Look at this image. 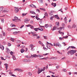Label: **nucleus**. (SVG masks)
Returning a JSON list of instances; mask_svg holds the SVG:
<instances>
[{
  "label": "nucleus",
  "mask_w": 77,
  "mask_h": 77,
  "mask_svg": "<svg viewBox=\"0 0 77 77\" xmlns=\"http://www.w3.org/2000/svg\"><path fill=\"white\" fill-rule=\"evenodd\" d=\"M75 53H76V51L72 50L68 51L67 52V54H70L71 55H72V54H74Z\"/></svg>",
  "instance_id": "obj_1"
},
{
  "label": "nucleus",
  "mask_w": 77,
  "mask_h": 77,
  "mask_svg": "<svg viewBox=\"0 0 77 77\" xmlns=\"http://www.w3.org/2000/svg\"><path fill=\"white\" fill-rule=\"evenodd\" d=\"M12 20L13 21H15V22L21 21V19H18V18L16 16L14 17V19H13Z\"/></svg>",
  "instance_id": "obj_2"
},
{
  "label": "nucleus",
  "mask_w": 77,
  "mask_h": 77,
  "mask_svg": "<svg viewBox=\"0 0 77 77\" xmlns=\"http://www.w3.org/2000/svg\"><path fill=\"white\" fill-rule=\"evenodd\" d=\"M32 35L33 36H36V39H39V38H41V36L39 35H38V34H35L33 35Z\"/></svg>",
  "instance_id": "obj_3"
},
{
  "label": "nucleus",
  "mask_w": 77,
  "mask_h": 77,
  "mask_svg": "<svg viewBox=\"0 0 77 77\" xmlns=\"http://www.w3.org/2000/svg\"><path fill=\"white\" fill-rule=\"evenodd\" d=\"M14 11L15 13H17L19 11V9L18 8L15 7L14 8Z\"/></svg>",
  "instance_id": "obj_4"
},
{
  "label": "nucleus",
  "mask_w": 77,
  "mask_h": 77,
  "mask_svg": "<svg viewBox=\"0 0 77 77\" xmlns=\"http://www.w3.org/2000/svg\"><path fill=\"white\" fill-rule=\"evenodd\" d=\"M6 53H10V52H11V51L9 50V48L7 47L6 48Z\"/></svg>",
  "instance_id": "obj_5"
},
{
  "label": "nucleus",
  "mask_w": 77,
  "mask_h": 77,
  "mask_svg": "<svg viewBox=\"0 0 77 77\" xmlns=\"http://www.w3.org/2000/svg\"><path fill=\"white\" fill-rule=\"evenodd\" d=\"M31 58L32 59L33 58V57H38V56L36 54H34L33 55L31 54Z\"/></svg>",
  "instance_id": "obj_6"
},
{
  "label": "nucleus",
  "mask_w": 77,
  "mask_h": 77,
  "mask_svg": "<svg viewBox=\"0 0 77 77\" xmlns=\"http://www.w3.org/2000/svg\"><path fill=\"white\" fill-rule=\"evenodd\" d=\"M44 71V69H39L38 70V71L37 72L38 74H39L40 73H41L42 72V71Z\"/></svg>",
  "instance_id": "obj_7"
},
{
  "label": "nucleus",
  "mask_w": 77,
  "mask_h": 77,
  "mask_svg": "<svg viewBox=\"0 0 77 77\" xmlns=\"http://www.w3.org/2000/svg\"><path fill=\"white\" fill-rule=\"evenodd\" d=\"M30 6L32 8H36V6H35V5H33V4H32L30 5Z\"/></svg>",
  "instance_id": "obj_8"
},
{
  "label": "nucleus",
  "mask_w": 77,
  "mask_h": 77,
  "mask_svg": "<svg viewBox=\"0 0 77 77\" xmlns=\"http://www.w3.org/2000/svg\"><path fill=\"white\" fill-rule=\"evenodd\" d=\"M29 21V19H25L24 20V22L25 23H27Z\"/></svg>",
  "instance_id": "obj_9"
},
{
  "label": "nucleus",
  "mask_w": 77,
  "mask_h": 77,
  "mask_svg": "<svg viewBox=\"0 0 77 77\" xmlns=\"http://www.w3.org/2000/svg\"><path fill=\"white\" fill-rule=\"evenodd\" d=\"M0 48L2 50H4V46L3 45H1L0 46Z\"/></svg>",
  "instance_id": "obj_10"
},
{
  "label": "nucleus",
  "mask_w": 77,
  "mask_h": 77,
  "mask_svg": "<svg viewBox=\"0 0 77 77\" xmlns=\"http://www.w3.org/2000/svg\"><path fill=\"white\" fill-rule=\"evenodd\" d=\"M30 12L31 14H34V15H36V13L33 11H30Z\"/></svg>",
  "instance_id": "obj_11"
},
{
  "label": "nucleus",
  "mask_w": 77,
  "mask_h": 77,
  "mask_svg": "<svg viewBox=\"0 0 77 77\" xmlns=\"http://www.w3.org/2000/svg\"><path fill=\"white\" fill-rule=\"evenodd\" d=\"M45 16H44V17L43 18H46L45 17H48V15H47V12L45 13Z\"/></svg>",
  "instance_id": "obj_12"
},
{
  "label": "nucleus",
  "mask_w": 77,
  "mask_h": 77,
  "mask_svg": "<svg viewBox=\"0 0 77 77\" xmlns=\"http://www.w3.org/2000/svg\"><path fill=\"white\" fill-rule=\"evenodd\" d=\"M57 59V57H51L50 58V59H54V60H56Z\"/></svg>",
  "instance_id": "obj_13"
},
{
  "label": "nucleus",
  "mask_w": 77,
  "mask_h": 77,
  "mask_svg": "<svg viewBox=\"0 0 77 77\" xmlns=\"http://www.w3.org/2000/svg\"><path fill=\"white\" fill-rule=\"evenodd\" d=\"M51 5H52V6H53L54 7H56V3H51Z\"/></svg>",
  "instance_id": "obj_14"
},
{
  "label": "nucleus",
  "mask_w": 77,
  "mask_h": 77,
  "mask_svg": "<svg viewBox=\"0 0 77 77\" xmlns=\"http://www.w3.org/2000/svg\"><path fill=\"white\" fill-rule=\"evenodd\" d=\"M55 26L57 27V26H59V22H56V23H55Z\"/></svg>",
  "instance_id": "obj_15"
},
{
  "label": "nucleus",
  "mask_w": 77,
  "mask_h": 77,
  "mask_svg": "<svg viewBox=\"0 0 77 77\" xmlns=\"http://www.w3.org/2000/svg\"><path fill=\"white\" fill-rule=\"evenodd\" d=\"M4 65L5 66V68H6V70L8 69V64L6 63V64H5Z\"/></svg>",
  "instance_id": "obj_16"
},
{
  "label": "nucleus",
  "mask_w": 77,
  "mask_h": 77,
  "mask_svg": "<svg viewBox=\"0 0 77 77\" xmlns=\"http://www.w3.org/2000/svg\"><path fill=\"white\" fill-rule=\"evenodd\" d=\"M58 32H59V33H60V34H61V35H64V33L62 32L60 30Z\"/></svg>",
  "instance_id": "obj_17"
},
{
  "label": "nucleus",
  "mask_w": 77,
  "mask_h": 77,
  "mask_svg": "<svg viewBox=\"0 0 77 77\" xmlns=\"http://www.w3.org/2000/svg\"><path fill=\"white\" fill-rule=\"evenodd\" d=\"M26 57H27V58H32V55H31V56L26 55Z\"/></svg>",
  "instance_id": "obj_18"
},
{
  "label": "nucleus",
  "mask_w": 77,
  "mask_h": 77,
  "mask_svg": "<svg viewBox=\"0 0 77 77\" xmlns=\"http://www.w3.org/2000/svg\"><path fill=\"white\" fill-rule=\"evenodd\" d=\"M3 7H0V12H2V11H3Z\"/></svg>",
  "instance_id": "obj_19"
},
{
  "label": "nucleus",
  "mask_w": 77,
  "mask_h": 77,
  "mask_svg": "<svg viewBox=\"0 0 77 77\" xmlns=\"http://www.w3.org/2000/svg\"><path fill=\"white\" fill-rule=\"evenodd\" d=\"M29 47L31 48H34V46L32 44H31L29 45Z\"/></svg>",
  "instance_id": "obj_20"
},
{
  "label": "nucleus",
  "mask_w": 77,
  "mask_h": 77,
  "mask_svg": "<svg viewBox=\"0 0 77 77\" xmlns=\"http://www.w3.org/2000/svg\"><path fill=\"white\" fill-rule=\"evenodd\" d=\"M35 18L37 20H42V19H40V18H39V17H37V16L35 17Z\"/></svg>",
  "instance_id": "obj_21"
},
{
  "label": "nucleus",
  "mask_w": 77,
  "mask_h": 77,
  "mask_svg": "<svg viewBox=\"0 0 77 77\" xmlns=\"http://www.w3.org/2000/svg\"><path fill=\"white\" fill-rule=\"evenodd\" d=\"M19 32H20V31H18V32L16 31L15 32H13V34H14V35H16L17 34V33H19Z\"/></svg>",
  "instance_id": "obj_22"
},
{
  "label": "nucleus",
  "mask_w": 77,
  "mask_h": 77,
  "mask_svg": "<svg viewBox=\"0 0 77 77\" xmlns=\"http://www.w3.org/2000/svg\"><path fill=\"white\" fill-rule=\"evenodd\" d=\"M57 29V27L56 26H54L52 29V30H56Z\"/></svg>",
  "instance_id": "obj_23"
},
{
  "label": "nucleus",
  "mask_w": 77,
  "mask_h": 77,
  "mask_svg": "<svg viewBox=\"0 0 77 77\" xmlns=\"http://www.w3.org/2000/svg\"><path fill=\"white\" fill-rule=\"evenodd\" d=\"M18 71H19V72H22V71H23V70H22V69H21L18 68Z\"/></svg>",
  "instance_id": "obj_24"
},
{
  "label": "nucleus",
  "mask_w": 77,
  "mask_h": 77,
  "mask_svg": "<svg viewBox=\"0 0 77 77\" xmlns=\"http://www.w3.org/2000/svg\"><path fill=\"white\" fill-rule=\"evenodd\" d=\"M24 50L23 49H22L20 50V51L22 53H24Z\"/></svg>",
  "instance_id": "obj_25"
},
{
  "label": "nucleus",
  "mask_w": 77,
  "mask_h": 77,
  "mask_svg": "<svg viewBox=\"0 0 77 77\" xmlns=\"http://www.w3.org/2000/svg\"><path fill=\"white\" fill-rule=\"evenodd\" d=\"M2 33L3 35V36H5V35H6V33H5V32L2 31Z\"/></svg>",
  "instance_id": "obj_26"
},
{
  "label": "nucleus",
  "mask_w": 77,
  "mask_h": 77,
  "mask_svg": "<svg viewBox=\"0 0 77 77\" xmlns=\"http://www.w3.org/2000/svg\"><path fill=\"white\" fill-rule=\"evenodd\" d=\"M47 42V48H48L50 49V47H48V44H50V43H49L48 42Z\"/></svg>",
  "instance_id": "obj_27"
},
{
  "label": "nucleus",
  "mask_w": 77,
  "mask_h": 77,
  "mask_svg": "<svg viewBox=\"0 0 77 77\" xmlns=\"http://www.w3.org/2000/svg\"><path fill=\"white\" fill-rule=\"evenodd\" d=\"M38 1L40 3H43V1L42 0H38Z\"/></svg>",
  "instance_id": "obj_28"
},
{
  "label": "nucleus",
  "mask_w": 77,
  "mask_h": 77,
  "mask_svg": "<svg viewBox=\"0 0 77 77\" xmlns=\"http://www.w3.org/2000/svg\"><path fill=\"white\" fill-rule=\"evenodd\" d=\"M10 40H11V41H12L13 42H14V38H11L10 39Z\"/></svg>",
  "instance_id": "obj_29"
},
{
  "label": "nucleus",
  "mask_w": 77,
  "mask_h": 77,
  "mask_svg": "<svg viewBox=\"0 0 77 77\" xmlns=\"http://www.w3.org/2000/svg\"><path fill=\"white\" fill-rule=\"evenodd\" d=\"M45 59L46 60H47V59H48V57H45L43 58L40 59Z\"/></svg>",
  "instance_id": "obj_30"
},
{
  "label": "nucleus",
  "mask_w": 77,
  "mask_h": 77,
  "mask_svg": "<svg viewBox=\"0 0 77 77\" xmlns=\"http://www.w3.org/2000/svg\"><path fill=\"white\" fill-rule=\"evenodd\" d=\"M38 57H43V56L42 55H37Z\"/></svg>",
  "instance_id": "obj_31"
},
{
  "label": "nucleus",
  "mask_w": 77,
  "mask_h": 77,
  "mask_svg": "<svg viewBox=\"0 0 77 77\" xmlns=\"http://www.w3.org/2000/svg\"><path fill=\"white\" fill-rule=\"evenodd\" d=\"M28 74L29 76H32V73H31V72H30L28 73Z\"/></svg>",
  "instance_id": "obj_32"
},
{
  "label": "nucleus",
  "mask_w": 77,
  "mask_h": 77,
  "mask_svg": "<svg viewBox=\"0 0 77 77\" xmlns=\"http://www.w3.org/2000/svg\"><path fill=\"white\" fill-rule=\"evenodd\" d=\"M1 22L2 23H4V19H1Z\"/></svg>",
  "instance_id": "obj_33"
},
{
  "label": "nucleus",
  "mask_w": 77,
  "mask_h": 77,
  "mask_svg": "<svg viewBox=\"0 0 77 77\" xmlns=\"http://www.w3.org/2000/svg\"><path fill=\"white\" fill-rule=\"evenodd\" d=\"M43 37H44V39H47V38H48V37L47 36H43Z\"/></svg>",
  "instance_id": "obj_34"
},
{
  "label": "nucleus",
  "mask_w": 77,
  "mask_h": 77,
  "mask_svg": "<svg viewBox=\"0 0 77 77\" xmlns=\"http://www.w3.org/2000/svg\"><path fill=\"white\" fill-rule=\"evenodd\" d=\"M49 26V25L48 24H46L45 26V27H46V28H47Z\"/></svg>",
  "instance_id": "obj_35"
},
{
  "label": "nucleus",
  "mask_w": 77,
  "mask_h": 77,
  "mask_svg": "<svg viewBox=\"0 0 77 77\" xmlns=\"http://www.w3.org/2000/svg\"><path fill=\"white\" fill-rule=\"evenodd\" d=\"M75 27H76L75 25V24H73L72 26V28H75Z\"/></svg>",
  "instance_id": "obj_36"
},
{
  "label": "nucleus",
  "mask_w": 77,
  "mask_h": 77,
  "mask_svg": "<svg viewBox=\"0 0 77 77\" xmlns=\"http://www.w3.org/2000/svg\"><path fill=\"white\" fill-rule=\"evenodd\" d=\"M63 27H61L60 28H58L57 29L58 30H59V29L60 30H62V29H63Z\"/></svg>",
  "instance_id": "obj_37"
},
{
  "label": "nucleus",
  "mask_w": 77,
  "mask_h": 77,
  "mask_svg": "<svg viewBox=\"0 0 77 77\" xmlns=\"http://www.w3.org/2000/svg\"><path fill=\"white\" fill-rule=\"evenodd\" d=\"M59 39H60V41H62V40L63 39V38L62 37H60Z\"/></svg>",
  "instance_id": "obj_38"
},
{
  "label": "nucleus",
  "mask_w": 77,
  "mask_h": 77,
  "mask_svg": "<svg viewBox=\"0 0 77 77\" xmlns=\"http://www.w3.org/2000/svg\"><path fill=\"white\" fill-rule=\"evenodd\" d=\"M27 14V13H23L22 14V15L23 17H24V16H25V15H26V14Z\"/></svg>",
  "instance_id": "obj_39"
},
{
  "label": "nucleus",
  "mask_w": 77,
  "mask_h": 77,
  "mask_svg": "<svg viewBox=\"0 0 77 77\" xmlns=\"http://www.w3.org/2000/svg\"><path fill=\"white\" fill-rule=\"evenodd\" d=\"M16 42L18 43H20L21 42V41L20 40H17L16 41Z\"/></svg>",
  "instance_id": "obj_40"
},
{
  "label": "nucleus",
  "mask_w": 77,
  "mask_h": 77,
  "mask_svg": "<svg viewBox=\"0 0 77 77\" xmlns=\"http://www.w3.org/2000/svg\"><path fill=\"white\" fill-rule=\"evenodd\" d=\"M23 62H26L27 59H24L23 60Z\"/></svg>",
  "instance_id": "obj_41"
},
{
  "label": "nucleus",
  "mask_w": 77,
  "mask_h": 77,
  "mask_svg": "<svg viewBox=\"0 0 77 77\" xmlns=\"http://www.w3.org/2000/svg\"><path fill=\"white\" fill-rule=\"evenodd\" d=\"M1 59L2 60H5L6 59H4V58L3 57H1Z\"/></svg>",
  "instance_id": "obj_42"
},
{
  "label": "nucleus",
  "mask_w": 77,
  "mask_h": 77,
  "mask_svg": "<svg viewBox=\"0 0 77 77\" xmlns=\"http://www.w3.org/2000/svg\"><path fill=\"white\" fill-rule=\"evenodd\" d=\"M62 27L63 28H64V27H65V24L63 23L62 24Z\"/></svg>",
  "instance_id": "obj_43"
},
{
  "label": "nucleus",
  "mask_w": 77,
  "mask_h": 77,
  "mask_svg": "<svg viewBox=\"0 0 77 77\" xmlns=\"http://www.w3.org/2000/svg\"><path fill=\"white\" fill-rule=\"evenodd\" d=\"M59 45V43H57L56 44V46L57 47V46H58Z\"/></svg>",
  "instance_id": "obj_44"
},
{
  "label": "nucleus",
  "mask_w": 77,
  "mask_h": 77,
  "mask_svg": "<svg viewBox=\"0 0 77 77\" xmlns=\"http://www.w3.org/2000/svg\"><path fill=\"white\" fill-rule=\"evenodd\" d=\"M34 48H32L31 49V51H34L35 50V49Z\"/></svg>",
  "instance_id": "obj_45"
},
{
  "label": "nucleus",
  "mask_w": 77,
  "mask_h": 77,
  "mask_svg": "<svg viewBox=\"0 0 77 77\" xmlns=\"http://www.w3.org/2000/svg\"><path fill=\"white\" fill-rule=\"evenodd\" d=\"M13 60H15V59H16V58H15V57L14 56H13Z\"/></svg>",
  "instance_id": "obj_46"
},
{
  "label": "nucleus",
  "mask_w": 77,
  "mask_h": 77,
  "mask_svg": "<svg viewBox=\"0 0 77 77\" xmlns=\"http://www.w3.org/2000/svg\"><path fill=\"white\" fill-rule=\"evenodd\" d=\"M14 71H18V68H16L14 69Z\"/></svg>",
  "instance_id": "obj_47"
},
{
  "label": "nucleus",
  "mask_w": 77,
  "mask_h": 77,
  "mask_svg": "<svg viewBox=\"0 0 77 77\" xmlns=\"http://www.w3.org/2000/svg\"><path fill=\"white\" fill-rule=\"evenodd\" d=\"M64 21H66V22L67 21V19H66V17H65L64 18Z\"/></svg>",
  "instance_id": "obj_48"
},
{
  "label": "nucleus",
  "mask_w": 77,
  "mask_h": 77,
  "mask_svg": "<svg viewBox=\"0 0 77 77\" xmlns=\"http://www.w3.org/2000/svg\"><path fill=\"white\" fill-rule=\"evenodd\" d=\"M26 27H30L31 26V25L28 24L26 26Z\"/></svg>",
  "instance_id": "obj_49"
},
{
  "label": "nucleus",
  "mask_w": 77,
  "mask_h": 77,
  "mask_svg": "<svg viewBox=\"0 0 77 77\" xmlns=\"http://www.w3.org/2000/svg\"><path fill=\"white\" fill-rule=\"evenodd\" d=\"M8 45L9 47H10V46H11V44L10 43H8Z\"/></svg>",
  "instance_id": "obj_50"
},
{
  "label": "nucleus",
  "mask_w": 77,
  "mask_h": 77,
  "mask_svg": "<svg viewBox=\"0 0 77 77\" xmlns=\"http://www.w3.org/2000/svg\"><path fill=\"white\" fill-rule=\"evenodd\" d=\"M60 66H56V68H57V69H58V68H59Z\"/></svg>",
  "instance_id": "obj_51"
},
{
  "label": "nucleus",
  "mask_w": 77,
  "mask_h": 77,
  "mask_svg": "<svg viewBox=\"0 0 77 77\" xmlns=\"http://www.w3.org/2000/svg\"><path fill=\"white\" fill-rule=\"evenodd\" d=\"M36 11L37 12H40V11H39V10L38 9H36Z\"/></svg>",
  "instance_id": "obj_52"
},
{
  "label": "nucleus",
  "mask_w": 77,
  "mask_h": 77,
  "mask_svg": "<svg viewBox=\"0 0 77 77\" xmlns=\"http://www.w3.org/2000/svg\"><path fill=\"white\" fill-rule=\"evenodd\" d=\"M34 30L35 31H36V32H37L38 31V28H35Z\"/></svg>",
  "instance_id": "obj_53"
},
{
  "label": "nucleus",
  "mask_w": 77,
  "mask_h": 77,
  "mask_svg": "<svg viewBox=\"0 0 77 77\" xmlns=\"http://www.w3.org/2000/svg\"><path fill=\"white\" fill-rule=\"evenodd\" d=\"M8 12V11L7 10V9H6L3 12Z\"/></svg>",
  "instance_id": "obj_54"
},
{
  "label": "nucleus",
  "mask_w": 77,
  "mask_h": 77,
  "mask_svg": "<svg viewBox=\"0 0 77 77\" xmlns=\"http://www.w3.org/2000/svg\"><path fill=\"white\" fill-rule=\"evenodd\" d=\"M43 48H44V50H47L48 49L47 48H45L44 47H43Z\"/></svg>",
  "instance_id": "obj_55"
},
{
  "label": "nucleus",
  "mask_w": 77,
  "mask_h": 77,
  "mask_svg": "<svg viewBox=\"0 0 77 77\" xmlns=\"http://www.w3.org/2000/svg\"><path fill=\"white\" fill-rule=\"evenodd\" d=\"M48 27H52V25H51V24L49 25Z\"/></svg>",
  "instance_id": "obj_56"
},
{
  "label": "nucleus",
  "mask_w": 77,
  "mask_h": 77,
  "mask_svg": "<svg viewBox=\"0 0 77 77\" xmlns=\"http://www.w3.org/2000/svg\"><path fill=\"white\" fill-rule=\"evenodd\" d=\"M24 26V25H22L20 27V29H22Z\"/></svg>",
  "instance_id": "obj_57"
},
{
  "label": "nucleus",
  "mask_w": 77,
  "mask_h": 77,
  "mask_svg": "<svg viewBox=\"0 0 77 77\" xmlns=\"http://www.w3.org/2000/svg\"><path fill=\"white\" fill-rule=\"evenodd\" d=\"M26 48V50H25V51L26 52V51H27L28 50V49L27 48Z\"/></svg>",
  "instance_id": "obj_58"
},
{
  "label": "nucleus",
  "mask_w": 77,
  "mask_h": 77,
  "mask_svg": "<svg viewBox=\"0 0 77 77\" xmlns=\"http://www.w3.org/2000/svg\"><path fill=\"white\" fill-rule=\"evenodd\" d=\"M30 23H31V24H33V21L32 20H31L30 21Z\"/></svg>",
  "instance_id": "obj_59"
},
{
  "label": "nucleus",
  "mask_w": 77,
  "mask_h": 77,
  "mask_svg": "<svg viewBox=\"0 0 77 77\" xmlns=\"http://www.w3.org/2000/svg\"><path fill=\"white\" fill-rule=\"evenodd\" d=\"M30 59H26L27 62H30Z\"/></svg>",
  "instance_id": "obj_60"
},
{
  "label": "nucleus",
  "mask_w": 77,
  "mask_h": 77,
  "mask_svg": "<svg viewBox=\"0 0 77 77\" xmlns=\"http://www.w3.org/2000/svg\"><path fill=\"white\" fill-rule=\"evenodd\" d=\"M30 28H31V29H33L34 28H33V26H32V25H31V26H30Z\"/></svg>",
  "instance_id": "obj_61"
},
{
  "label": "nucleus",
  "mask_w": 77,
  "mask_h": 77,
  "mask_svg": "<svg viewBox=\"0 0 77 77\" xmlns=\"http://www.w3.org/2000/svg\"><path fill=\"white\" fill-rule=\"evenodd\" d=\"M63 71H64L65 72H66V69H63Z\"/></svg>",
  "instance_id": "obj_62"
},
{
  "label": "nucleus",
  "mask_w": 77,
  "mask_h": 77,
  "mask_svg": "<svg viewBox=\"0 0 77 77\" xmlns=\"http://www.w3.org/2000/svg\"><path fill=\"white\" fill-rule=\"evenodd\" d=\"M68 28H69V29H71V27L69 25L68 26Z\"/></svg>",
  "instance_id": "obj_63"
},
{
  "label": "nucleus",
  "mask_w": 77,
  "mask_h": 77,
  "mask_svg": "<svg viewBox=\"0 0 77 77\" xmlns=\"http://www.w3.org/2000/svg\"><path fill=\"white\" fill-rule=\"evenodd\" d=\"M58 47L60 48H61V47H62V46L61 45L59 44V45H58Z\"/></svg>",
  "instance_id": "obj_64"
}]
</instances>
